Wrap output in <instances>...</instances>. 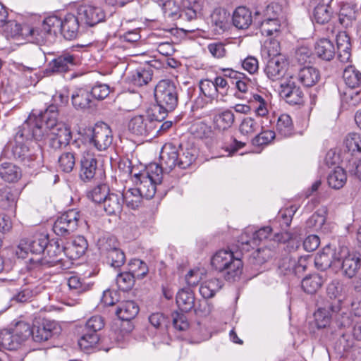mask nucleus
Here are the masks:
<instances>
[{"mask_svg":"<svg viewBox=\"0 0 361 361\" xmlns=\"http://www.w3.org/2000/svg\"><path fill=\"white\" fill-rule=\"evenodd\" d=\"M58 108L55 105L49 106L39 114V118L32 113L23 125L20 138L27 129L31 131V137L37 140H42L46 133L49 139V146L54 149L66 147L72 138V133L68 126L58 121Z\"/></svg>","mask_w":361,"mask_h":361,"instance_id":"f257e3e1","label":"nucleus"},{"mask_svg":"<svg viewBox=\"0 0 361 361\" xmlns=\"http://www.w3.org/2000/svg\"><path fill=\"white\" fill-rule=\"evenodd\" d=\"M61 328L55 321L43 320L41 323L35 322L32 327L25 322H18L12 328L0 331V338L9 336L11 338H50L60 335Z\"/></svg>","mask_w":361,"mask_h":361,"instance_id":"f03ea898","label":"nucleus"},{"mask_svg":"<svg viewBox=\"0 0 361 361\" xmlns=\"http://www.w3.org/2000/svg\"><path fill=\"white\" fill-rule=\"evenodd\" d=\"M212 266L220 272L226 281H235L240 279L243 264L238 255L228 250H220L212 258Z\"/></svg>","mask_w":361,"mask_h":361,"instance_id":"7ed1b4c3","label":"nucleus"},{"mask_svg":"<svg viewBox=\"0 0 361 361\" xmlns=\"http://www.w3.org/2000/svg\"><path fill=\"white\" fill-rule=\"evenodd\" d=\"M180 90V88L170 80H161L157 83L154 90L157 106L154 111H158L161 118H164L168 112L176 108Z\"/></svg>","mask_w":361,"mask_h":361,"instance_id":"20e7f679","label":"nucleus"},{"mask_svg":"<svg viewBox=\"0 0 361 361\" xmlns=\"http://www.w3.org/2000/svg\"><path fill=\"white\" fill-rule=\"evenodd\" d=\"M66 257L65 249L58 241L51 240L44 248L43 256H36L30 257V262L33 267L47 268L61 264V267L66 266L64 261Z\"/></svg>","mask_w":361,"mask_h":361,"instance_id":"39448f33","label":"nucleus"},{"mask_svg":"<svg viewBox=\"0 0 361 361\" xmlns=\"http://www.w3.org/2000/svg\"><path fill=\"white\" fill-rule=\"evenodd\" d=\"M73 148L81 149L80 176L83 180H92L97 170V160L94 154L88 149L86 143L81 140H75L72 143Z\"/></svg>","mask_w":361,"mask_h":361,"instance_id":"423d86ee","label":"nucleus"},{"mask_svg":"<svg viewBox=\"0 0 361 361\" xmlns=\"http://www.w3.org/2000/svg\"><path fill=\"white\" fill-rule=\"evenodd\" d=\"M274 46L275 50H269V54L273 55L274 57L270 59L265 68L264 73L267 77L271 81H279L281 80L286 75L288 69V61L286 58L279 54V44L274 42Z\"/></svg>","mask_w":361,"mask_h":361,"instance_id":"0eeeda50","label":"nucleus"},{"mask_svg":"<svg viewBox=\"0 0 361 361\" xmlns=\"http://www.w3.org/2000/svg\"><path fill=\"white\" fill-rule=\"evenodd\" d=\"M155 118L149 115H137L133 116L128 122V130L136 136L146 137L154 131L157 124H160L163 119L159 116L155 115Z\"/></svg>","mask_w":361,"mask_h":361,"instance_id":"6e6552de","label":"nucleus"},{"mask_svg":"<svg viewBox=\"0 0 361 361\" xmlns=\"http://www.w3.org/2000/svg\"><path fill=\"white\" fill-rule=\"evenodd\" d=\"M80 214L75 209L69 210L57 218L53 231L60 236H66L74 232L78 226Z\"/></svg>","mask_w":361,"mask_h":361,"instance_id":"1a4fd4ad","label":"nucleus"},{"mask_svg":"<svg viewBox=\"0 0 361 361\" xmlns=\"http://www.w3.org/2000/svg\"><path fill=\"white\" fill-rule=\"evenodd\" d=\"M47 244V239L44 237L24 238L18 245L16 254L18 257L22 259L29 257L30 255H32L31 257L41 256L42 253L44 254Z\"/></svg>","mask_w":361,"mask_h":361,"instance_id":"9d476101","label":"nucleus"},{"mask_svg":"<svg viewBox=\"0 0 361 361\" xmlns=\"http://www.w3.org/2000/svg\"><path fill=\"white\" fill-rule=\"evenodd\" d=\"M113 135L110 127L105 123H97L92 129L90 143L98 151L106 150L112 144Z\"/></svg>","mask_w":361,"mask_h":361,"instance_id":"9b49d317","label":"nucleus"},{"mask_svg":"<svg viewBox=\"0 0 361 361\" xmlns=\"http://www.w3.org/2000/svg\"><path fill=\"white\" fill-rule=\"evenodd\" d=\"M338 257L336 247H332L330 245H326L322 252L318 253L314 258L315 267L321 270L329 269V273L336 274L338 272Z\"/></svg>","mask_w":361,"mask_h":361,"instance_id":"f8f14e48","label":"nucleus"},{"mask_svg":"<svg viewBox=\"0 0 361 361\" xmlns=\"http://www.w3.org/2000/svg\"><path fill=\"white\" fill-rule=\"evenodd\" d=\"M78 63V56L68 51H63L49 63L46 72L48 74L67 73Z\"/></svg>","mask_w":361,"mask_h":361,"instance_id":"ddd939ff","label":"nucleus"},{"mask_svg":"<svg viewBox=\"0 0 361 361\" xmlns=\"http://www.w3.org/2000/svg\"><path fill=\"white\" fill-rule=\"evenodd\" d=\"M62 19L56 16L46 18L42 25L41 30L36 32L34 36V42L40 43L48 40V37L61 33Z\"/></svg>","mask_w":361,"mask_h":361,"instance_id":"4468645a","label":"nucleus"},{"mask_svg":"<svg viewBox=\"0 0 361 361\" xmlns=\"http://www.w3.org/2000/svg\"><path fill=\"white\" fill-rule=\"evenodd\" d=\"M343 255L341 268L345 276L352 279L361 270V257L357 252H350L347 247H340V255Z\"/></svg>","mask_w":361,"mask_h":361,"instance_id":"2eb2a0df","label":"nucleus"},{"mask_svg":"<svg viewBox=\"0 0 361 361\" xmlns=\"http://www.w3.org/2000/svg\"><path fill=\"white\" fill-rule=\"evenodd\" d=\"M77 16L81 24L94 26L102 22L105 15L100 7L84 4L78 6L77 9Z\"/></svg>","mask_w":361,"mask_h":361,"instance_id":"dca6fc26","label":"nucleus"},{"mask_svg":"<svg viewBox=\"0 0 361 361\" xmlns=\"http://www.w3.org/2000/svg\"><path fill=\"white\" fill-rule=\"evenodd\" d=\"M307 260V257H300L296 259L291 255H288L281 259L279 269L284 275L300 274L305 271L308 264Z\"/></svg>","mask_w":361,"mask_h":361,"instance_id":"f3484780","label":"nucleus"},{"mask_svg":"<svg viewBox=\"0 0 361 361\" xmlns=\"http://www.w3.org/2000/svg\"><path fill=\"white\" fill-rule=\"evenodd\" d=\"M1 28L7 37L15 38L21 36L23 38L34 42L33 39L36 31L28 25L22 26L17 21L10 20H7Z\"/></svg>","mask_w":361,"mask_h":361,"instance_id":"a211bd4d","label":"nucleus"},{"mask_svg":"<svg viewBox=\"0 0 361 361\" xmlns=\"http://www.w3.org/2000/svg\"><path fill=\"white\" fill-rule=\"evenodd\" d=\"M279 93L289 104H298L302 102L303 92L296 85L293 76L281 84Z\"/></svg>","mask_w":361,"mask_h":361,"instance_id":"6ab92c4d","label":"nucleus"},{"mask_svg":"<svg viewBox=\"0 0 361 361\" xmlns=\"http://www.w3.org/2000/svg\"><path fill=\"white\" fill-rule=\"evenodd\" d=\"M105 326L104 320L99 315H94L89 318L84 326L78 329V331H81L80 338H91L94 337L99 338L101 334L99 332Z\"/></svg>","mask_w":361,"mask_h":361,"instance_id":"aec40b11","label":"nucleus"},{"mask_svg":"<svg viewBox=\"0 0 361 361\" xmlns=\"http://www.w3.org/2000/svg\"><path fill=\"white\" fill-rule=\"evenodd\" d=\"M272 228L270 226H264L257 231L248 227L240 237L242 244L257 245L258 242L267 239L271 235Z\"/></svg>","mask_w":361,"mask_h":361,"instance_id":"412c9836","label":"nucleus"},{"mask_svg":"<svg viewBox=\"0 0 361 361\" xmlns=\"http://www.w3.org/2000/svg\"><path fill=\"white\" fill-rule=\"evenodd\" d=\"M178 152L175 146L166 145L160 154V165L165 172H170L176 166H178Z\"/></svg>","mask_w":361,"mask_h":361,"instance_id":"4be33fe9","label":"nucleus"},{"mask_svg":"<svg viewBox=\"0 0 361 361\" xmlns=\"http://www.w3.org/2000/svg\"><path fill=\"white\" fill-rule=\"evenodd\" d=\"M283 18L264 19L260 24V31L263 35L277 37L286 28Z\"/></svg>","mask_w":361,"mask_h":361,"instance_id":"5701e85b","label":"nucleus"},{"mask_svg":"<svg viewBox=\"0 0 361 361\" xmlns=\"http://www.w3.org/2000/svg\"><path fill=\"white\" fill-rule=\"evenodd\" d=\"M62 23L61 34L69 40L76 38L80 23L78 16L68 13L62 19Z\"/></svg>","mask_w":361,"mask_h":361,"instance_id":"b1692460","label":"nucleus"},{"mask_svg":"<svg viewBox=\"0 0 361 361\" xmlns=\"http://www.w3.org/2000/svg\"><path fill=\"white\" fill-rule=\"evenodd\" d=\"M66 257L70 259H76L82 256L87 249V242L82 236L75 238L64 247Z\"/></svg>","mask_w":361,"mask_h":361,"instance_id":"393cba45","label":"nucleus"},{"mask_svg":"<svg viewBox=\"0 0 361 361\" xmlns=\"http://www.w3.org/2000/svg\"><path fill=\"white\" fill-rule=\"evenodd\" d=\"M232 22L236 28L246 30L252 23V12L245 6H239L233 11Z\"/></svg>","mask_w":361,"mask_h":361,"instance_id":"a878e982","label":"nucleus"},{"mask_svg":"<svg viewBox=\"0 0 361 361\" xmlns=\"http://www.w3.org/2000/svg\"><path fill=\"white\" fill-rule=\"evenodd\" d=\"M20 195L17 189L6 188L0 192V209L14 213Z\"/></svg>","mask_w":361,"mask_h":361,"instance_id":"bb28decb","label":"nucleus"},{"mask_svg":"<svg viewBox=\"0 0 361 361\" xmlns=\"http://www.w3.org/2000/svg\"><path fill=\"white\" fill-rule=\"evenodd\" d=\"M12 154L16 159L25 163H29L35 160L37 155L33 150L22 141L16 139L14 145L12 147Z\"/></svg>","mask_w":361,"mask_h":361,"instance_id":"cd10ccee","label":"nucleus"},{"mask_svg":"<svg viewBox=\"0 0 361 361\" xmlns=\"http://www.w3.org/2000/svg\"><path fill=\"white\" fill-rule=\"evenodd\" d=\"M135 182L136 183L137 188L140 190L141 194L146 199L152 198L156 192V186L158 184L154 183L147 176H140L139 174L135 175Z\"/></svg>","mask_w":361,"mask_h":361,"instance_id":"c85d7f7f","label":"nucleus"},{"mask_svg":"<svg viewBox=\"0 0 361 361\" xmlns=\"http://www.w3.org/2000/svg\"><path fill=\"white\" fill-rule=\"evenodd\" d=\"M235 121V115L230 109H226L214 115L213 125L215 130L224 131L230 128Z\"/></svg>","mask_w":361,"mask_h":361,"instance_id":"c756f323","label":"nucleus"},{"mask_svg":"<svg viewBox=\"0 0 361 361\" xmlns=\"http://www.w3.org/2000/svg\"><path fill=\"white\" fill-rule=\"evenodd\" d=\"M298 80L306 87L314 85L320 78L319 71L312 66L301 68L297 75Z\"/></svg>","mask_w":361,"mask_h":361,"instance_id":"7c9ffc66","label":"nucleus"},{"mask_svg":"<svg viewBox=\"0 0 361 361\" xmlns=\"http://www.w3.org/2000/svg\"><path fill=\"white\" fill-rule=\"evenodd\" d=\"M229 14L225 9L215 8L211 14V22L214 30L218 32H224L228 27Z\"/></svg>","mask_w":361,"mask_h":361,"instance_id":"2f4dec72","label":"nucleus"},{"mask_svg":"<svg viewBox=\"0 0 361 361\" xmlns=\"http://www.w3.org/2000/svg\"><path fill=\"white\" fill-rule=\"evenodd\" d=\"M223 281L216 278H212L203 281L200 286V293L205 299L213 298L223 287Z\"/></svg>","mask_w":361,"mask_h":361,"instance_id":"473e14b6","label":"nucleus"},{"mask_svg":"<svg viewBox=\"0 0 361 361\" xmlns=\"http://www.w3.org/2000/svg\"><path fill=\"white\" fill-rule=\"evenodd\" d=\"M0 176L5 181L15 183L20 179L22 171L12 163L3 162L0 164Z\"/></svg>","mask_w":361,"mask_h":361,"instance_id":"72a5a7b5","label":"nucleus"},{"mask_svg":"<svg viewBox=\"0 0 361 361\" xmlns=\"http://www.w3.org/2000/svg\"><path fill=\"white\" fill-rule=\"evenodd\" d=\"M176 303L178 307L184 312L191 310L195 305V295L190 288H182L176 295Z\"/></svg>","mask_w":361,"mask_h":361,"instance_id":"f704fd0d","label":"nucleus"},{"mask_svg":"<svg viewBox=\"0 0 361 361\" xmlns=\"http://www.w3.org/2000/svg\"><path fill=\"white\" fill-rule=\"evenodd\" d=\"M104 210L108 215H116L122 211L123 200L121 195L109 193L102 203Z\"/></svg>","mask_w":361,"mask_h":361,"instance_id":"c9c22d12","label":"nucleus"},{"mask_svg":"<svg viewBox=\"0 0 361 361\" xmlns=\"http://www.w3.org/2000/svg\"><path fill=\"white\" fill-rule=\"evenodd\" d=\"M139 312V307L132 300L122 302L116 310V315L121 320H131Z\"/></svg>","mask_w":361,"mask_h":361,"instance_id":"e433bc0d","label":"nucleus"},{"mask_svg":"<svg viewBox=\"0 0 361 361\" xmlns=\"http://www.w3.org/2000/svg\"><path fill=\"white\" fill-rule=\"evenodd\" d=\"M334 312V306L329 305L326 307L318 308L314 313V324L317 329L326 328L331 322L332 312Z\"/></svg>","mask_w":361,"mask_h":361,"instance_id":"4c0bfd02","label":"nucleus"},{"mask_svg":"<svg viewBox=\"0 0 361 361\" xmlns=\"http://www.w3.org/2000/svg\"><path fill=\"white\" fill-rule=\"evenodd\" d=\"M314 53L320 59L330 61L334 56V48L329 40L322 39L316 42Z\"/></svg>","mask_w":361,"mask_h":361,"instance_id":"58836bf2","label":"nucleus"},{"mask_svg":"<svg viewBox=\"0 0 361 361\" xmlns=\"http://www.w3.org/2000/svg\"><path fill=\"white\" fill-rule=\"evenodd\" d=\"M127 79L130 83L141 87L147 85L152 80V73L151 71L140 68L131 71Z\"/></svg>","mask_w":361,"mask_h":361,"instance_id":"ea45409f","label":"nucleus"},{"mask_svg":"<svg viewBox=\"0 0 361 361\" xmlns=\"http://www.w3.org/2000/svg\"><path fill=\"white\" fill-rule=\"evenodd\" d=\"M343 78L345 85L350 89H355L361 87V73L355 69L352 65L345 68L343 73Z\"/></svg>","mask_w":361,"mask_h":361,"instance_id":"a19ab883","label":"nucleus"},{"mask_svg":"<svg viewBox=\"0 0 361 361\" xmlns=\"http://www.w3.org/2000/svg\"><path fill=\"white\" fill-rule=\"evenodd\" d=\"M123 202H125L127 207L133 209H137L145 197L141 194L137 188H130L125 191L122 195Z\"/></svg>","mask_w":361,"mask_h":361,"instance_id":"79ce46f5","label":"nucleus"},{"mask_svg":"<svg viewBox=\"0 0 361 361\" xmlns=\"http://www.w3.org/2000/svg\"><path fill=\"white\" fill-rule=\"evenodd\" d=\"M72 103L75 108L84 109L90 107L91 95L89 91L80 88L76 90L71 96Z\"/></svg>","mask_w":361,"mask_h":361,"instance_id":"37998d69","label":"nucleus"},{"mask_svg":"<svg viewBox=\"0 0 361 361\" xmlns=\"http://www.w3.org/2000/svg\"><path fill=\"white\" fill-rule=\"evenodd\" d=\"M75 149L81 150V149L73 148L71 146L72 152H66L61 154L58 159L59 168L60 170L65 173H70L72 171L75 164Z\"/></svg>","mask_w":361,"mask_h":361,"instance_id":"c03bdc74","label":"nucleus"},{"mask_svg":"<svg viewBox=\"0 0 361 361\" xmlns=\"http://www.w3.org/2000/svg\"><path fill=\"white\" fill-rule=\"evenodd\" d=\"M180 6L183 10L182 15L185 16L188 20L196 18L197 13L201 9L199 0H182Z\"/></svg>","mask_w":361,"mask_h":361,"instance_id":"a18cd8bd","label":"nucleus"},{"mask_svg":"<svg viewBox=\"0 0 361 361\" xmlns=\"http://www.w3.org/2000/svg\"><path fill=\"white\" fill-rule=\"evenodd\" d=\"M97 246L101 255L106 257L118 247V243L115 237L105 235L98 240Z\"/></svg>","mask_w":361,"mask_h":361,"instance_id":"49530a36","label":"nucleus"},{"mask_svg":"<svg viewBox=\"0 0 361 361\" xmlns=\"http://www.w3.org/2000/svg\"><path fill=\"white\" fill-rule=\"evenodd\" d=\"M343 146L352 154L361 152V135L357 133H349L343 139Z\"/></svg>","mask_w":361,"mask_h":361,"instance_id":"de8ad7c7","label":"nucleus"},{"mask_svg":"<svg viewBox=\"0 0 361 361\" xmlns=\"http://www.w3.org/2000/svg\"><path fill=\"white\" fill-rule=\"evenodd\" d=\"M322 283V277L318 274H313L303 279L302 281V288L305 292L313 294L319 289Z\"/></svg>","mask_w":361,"mask_h":361,"instance_id":"09e8293b","label":"nucleus"},{"mask_svg":"<svg viewBox=\"0 0 361 361\" xmlns=\"http://www.w3.org/2000/svg\"><path fill=\"white\" fill-rule=\"evenodd\" d=\"M276 130L283 137H289L293 133V125L290 116L288 114L281 115L277 121Z\"/></svg>","mask_w":361,"mask_h":361,"instance_id":"8fccbe9b","label":"nucleus"},{"mask_svg":"<svg viewBox=\"0 0 361 361\" xmlns=\"http://www.w3.org/2000/svg\"><path fill=\"white\" fill-rule=\"evenodd\" d=\"M331 16L329 6L319 1L314 8L312 20L319 24H324L329 22Z\"/></svg>","mask_w":361,"mask_h":361,"instance_id":"3c124183","label":"nucleus"},{"mask_svg":"<svg viewBox=\"0 0 361 361\" xmlns=\"http://www.w3.org/2000/svg\"><path fill=\"white\" fill-rule=\"evenodd\" d=\"M42 288L27 286L21 288L12 298L13 300L18 302H25L31 300L34 296L41 292Z\"/></svg>","mask_w":361,"mask_h":361,"instance_id":"603ef678","label":"nucleus"},{"mask_svg":"<svg viewBox=\"0 0 361 361\" xmlns=\"http://www.w3.org/2000/svg\"><path fill=\"white\" fill-rule=\"evenodd\" d=\"M164 171V169L160 164L152 163L147 166L145 171L138 174L140 176H147L154 183L159 184L161 182Z\"/></svg>","mask_w":361,"mask_h":361,"instance_id":"864d4df0","label":"nucleus"},{"mask_svg":"<svg viewBox=\"0 0 361 361\" xmlns=\"http://www.w3.org/2000/svg\"><path fill=\"white\" fill-rule=\"evenodd\" d=\"M135 278L130 271L123 272L117 275L116 284L120 290L128 291L134 286Z\"/></svg>","mask_w":361,"mask_h":361,"instance_id":"5fc2aeb1","label":"nucleus"},{"mask_svg":"<svg viewBox=\"0 0 361 361\" xmlns=\"http://www.w3.org/2000/svg\"><path fill=\"white\" fill-rule=\"evenodd\" d=\"M343 43H340V63H347L350 61L351 54V44L350 37L345 32H340V40Z\"/></svg>","mask_w":361,"mask_h":361,"instance_id":"6e6d98bb","label":"nucleus"},{"mask_svg":"<svg viewBox=\"0 0 361 361\" xmlns=\"http://www.w3.org/2000/svg\"><path fill=\"white\" fill-rule=\"evenodd\" d=\"M109 194L108 187L106 185L102 184L92 189L88 192L87 197L95 203L102 204Z\"/></svg>","mask_w":361,"mask_h":361,"instance_id":"4d7b16f0","label":"nucleus"},{"mask_svg":"<svg viewBox=\"0 0 361 361\" xmlns=\"http://www.w3.org/2000/svg\"><path fill=\"white\" fill-rule=\"evenodd\" d=\"M162 10L166 16L173 18H185V16H183V10L181 6L176 5V2L171 0L167 1L161 6Z\"/></svg>","mask_w":361,"mask_h":361,"instance_id":"13d9d810","label":"nucleus"},{"mask_svg":"<svg viewBox=\"0 0 361 361\" xmlns=\"http://www.w3.org/2000/svg\"><path fill=\"white\" fill-rule=\"evenodd\" d=\"M102 340H78V345L81 350L86 353H91L101 350L102 349L106 352L109 351V348H102Z\"/></svg>","mask_w":361,"mask_h":361,"instance_id":"bf43d9fd","label":"nucleus"},{"mask_svg":"<svg viewBox=\"0 0 361 361\" xmlns=\"http://www.w3.org/2000/svg\"><path fill=\"white\" fill-rule=\"evenodd\" d=\"M251 102L254 106L255 112L257 116L264 117L268 114L267 102L261 95L257 94H253Z\"/></svg>","mask_w":361,"mask_h":361,"instance_id":"052dcab7","label":"nucleus"},{"mask_svg":"<svg viewBox=\"0 0 361 361\" xmlns=\"http://www.w3.org/2000/svg\"><path fill=\"white\" fill-rule=\"evenodd\" d=\"M129 267V270L137 279H142L148 273V267L146 263L139 259L131 260Z\"/></svg>","mask_w":361,"mask_h":361,"instance_id":"680f3d73","label":"nucleus"},{"mask_svg":"<svg viewBox=\"0 0 361 361\" xmlns=\"http://www.w3.org/2000/svg\"><path fill=\"white\" fill-rule=\"evenodd\" d=\"M359 101L358 92L350 89L343 92L341 97V107L344 109H348L356 106Z\"/></svg>","mask_w":361,"mask_h":361,"instance_id":"e2e57ef3","label":"nucleus"},{"mask_svg":"<svg viewBox=\"0 0 361 361\" xmlns=\"http://www.w3.org/2000/svg\"><path fill=\"white\" fill-rule=\"evenodd\" d=\"M107 262L114 268H119L124 264L126 256L124 252L118 248H116L106 257Z\"/></svg>","mask_w":361,"mask_h":361,"instance_id":"0e129e2a","label":"nucleus"},{"mask_svg":"<svg viewBox=\"0 0 361 361\" xmlns=\"http://www.w3.org/2000/svg\"><path fill=\"white\" fill-rule=\"evenodd\" d=\"M259 128L258 123L252 117L245 118L240 125V131L244 135H252L255 133Z\"/></svg>","mask_w":361,"mask_h":361,"instance_id":"69168bd1","label":"nucleus"},{"mask_svg":"<svg viewBox=\"0 0 361 361\" xmlns=\"http://www.w3.org/2000/svg\"><path fill=\"white\" fill-rule=\"evenodd\" d=\"M67 284L71 290H75L78 293L87 291L90 286L84 283L78 276H72L68 279Z\"/></svg>","mask_w":361,"mask_h":361,"instance_id":"338daca9","label":"nucleus"},{"mask_svg":"<svg viewBox=\"0 0 361 361\" xmlns=\"http://www.w3.org/2000/svg\"><path fill=\"white\" fill-rule=\"evenodd\" d=\"M345 170L361 181V159H352L345 164Z\"/></svg>","mask_w":361,"mask_h":361,"instance_id":"774afa93","label":"nucleus"}]
</instances>
